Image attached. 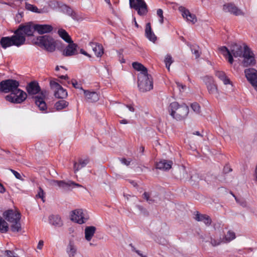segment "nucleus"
Listing matches in <instances>:
<instances>
[{"instance_id": "f257e3e1", "label": "nucleus", "mask_w": 257, "mask_h": 257, "mask_svg": "<svg viewBox=\"0 0 257 257\" xmlns=\"http://www.w3.org/2000/svg\"><path fill=\"white\" fill-rule=\"evenodd\" d=\"M170 115L176 120H182L186 117L189 113V108L185 104L180 105L177 102L171 103L168 107Z\"/></svg>"}, {"instance_id": "f03ea898", "label": "nucleus", "mask_w": 257, "mask_h": 257, "mask_svg": "<svg viewBox=\"0 0 257 257\" xmlns=\"http://www.w3.org/2000/svg\"><path fill=\"white\" fill-rule=\"evenodd\" d=\"M3 215L5 219L11 223V229L13 232H19L21 230V214L19 212L9 210L4 212Z\"/></svg>"}, {"instance_id": "7ed1b4c3", "label": "nucleus", "mask_w": 257, "mask_h": 257, "mask_svg": "<svg viewBox=\"0 0 257 257\" xmlns=\"http://www.w3.org/2000/svg\"><path fill=\"white\" fill-rule=\"evenodd\" d=\"M35 44L49 52H53L56 49V41L49 35L40 36L37 38Z\"/></svg>"}, {"instance_id": "20e7f679", "label": "nucleus", "mask_w": 257, "mask_h": 257, "mask_svg": "<svg viewBox=\"0 0 257 257\" xmlns=\"http://www.w3.org/2000/svg\"><path fill=\"white\" fill-rule=\"evenodd\" d=\"M138 85L140 90L143 92L152 89L153 82L151 75L148 73L146 74H139Z\"/></svg>"}, {"instance_id": "39448f33", "label": "nucleus", "mask_w": 257, "mask_h": 257, "mask_svg": "<svg viewBox=\"0 0 257 257\" xmlns=\"http://www.w3.org/2000/svg\"><path fill=\"white\" fill-rule=\"evenodd\" d=\"M27 97V94L23 90L16 89L12 93L5 97L7 101L15 104H20L24 102Z\"/></svg>"}, {"instance_id": "423d86ee", "label": "nucleus", "mask_w": 257, "mask_h": 257, "mask_svg": "<svg viewBox=\"0 0 257 257\" xmlns=\"http://www.w3.org/2000/svg\"><path fill=\"white\" fill-rule=\"evenodd\" d=\"M20 85L18 81L9 79L3 80L0 82V91L7 93H12Z\"/></svg>"}, {"instance_id": "0eeeda50", "label": "nucleus", "mask_w": 257, "mask_h": 257, "mask_svg": "<svg viewBox=\"0 0 257 257\" xmlns=\"http://www.w3.org/2000/svg\"><path fill=\"white\" fill-rule=\"evenodd\" d=\"M130 7L137 11L140 16H144L148 13L147 5L144 0H129Z\"/></svg>"}, {"instance_id": "6e6552de", "label": "nucleus", "mask_w": 257, "mask_h": 257, "mask_svg": "<svg viewBox=\"0 0 257 257\" xmlns=\"http://www.w3.org/2000/svg\"><path fill=\"white\" fill-rule=\"evenodd\" d=\"M242 57H243V60L242 63L243 67H246L249 66H254L256 64V60L253 52L246 45H245L243 47Z\"/></svg>"}, {"instance_id": "1a4fd4ad", "label": "nucleus", "mask_w": 257, "mask_h": 257, "mask_svg": "<svg viewBox=\"0 0 257 257\" xmlns=\"http://www.w3.org/2000/svg\"><path fill=\"white\" fill-rule=\"evenodd\" d=\"M244 73L247 80L257 91V70L252 68H247L244 70Z\"/></svg>"}, {"instance_id": "9d476101", "label": "nucleus", "mask_w": 257, "mask_h": 257, "mask_svg": "<svg viewBox=\"0 0 257 257\" xmlns=\"http://www.w3.org/2000/svg\"><path fill=\"white\" fill-rule=\"evenodd\" d=\"M51 88L54 91V96L57 98L63 99L67 96V92L58 83L51 80L50 82Z\"/></svg>"}, {"instance_id": "9b49d317", "label": "nucleus", "mask_w": 257, "mask_h": 257, "mask_svg": "<svg viewBox=\"0 0 257 257\" xmlns=\"http://www.w3.org/2000/svg\"><path fill=\"white\" fill-rule=\"evenodd\" d=\"M203 81L206 85L208 91L210 94L219 95V91L217 84L211 76H206L203 78Z\"/></svg>"}, {"instance_id": "f8f14e48", "label": "nucleus", "mask_w": 257, "mask_h": 257, "mask_svg": "<svg viewBox=\"0 0 257 257\" xmlns=\"http://www.w3.org/2000/svg\"><path fill=\"white\" fill-rule=\"evenodd\" d=\"M48 95V92L44 90L41 91L40 95L34 97L35 103L40 110H45L47 109V105L44 98Z\"/></svg>"}, {"instance_id": "ddd939ff", "label": "nucleus", "mask_w": 257, "mask_h": 257, "mask_svg": "<svg viewBox=\"0 0 257 257\" xmlns=\"http://www.w3.org/2000/svg\"><path fill=\"white\" fill-rule=\"evenodd\" d=\"M17 32H20L25 37L31 36L35 31V25H33L31 23L25 24L20 25L17 29Z\"/></svg>"}, {"instance_id": "4468645a", "label": "nucleus", "mask_w": 257, "mask_h": 257, "mask_svg": "<svg viewBox=\"0 0 257 257\" xmlns=\"http://www.w3.org/2000/svg\"><path fill=\"white\" fill-rule=\"evenodd\" d=\"M223 10L225 12L230 13L235 16H244V13L234 4L228 3L224 4L223 6Z\"/></svg>"}, {"instance_id": "2eb2a0df", "label": "nucleus", "mask_w": 257, "mask_h": 257, "mask_svg": "<svg viewBox=\"0 0 257 257\" xmlns=\"http://www.w3.org/2000/svg\"><path fill=\"white\" fill-rule=\"evenodd\" d=\"M71 219L79 224L84 223L87 218L84 217L82 209H76L72 211Z\"/></svg>"}, {"instance_id": "dca6fc26", "label": "nucleus", "mask_w": 257, "mask_h": 257, "mask_svg": "<svg viewBox=\"0 0 257 257\" xmlns=\"http://www.w3.org/2000/svg\"><path fill=\"white\" fill-rule=\"evenodd\" d=\"M68 43L69 44L63 50V55L65 56L68 57L77 54L78 52L77 48L78 47V45L74 43L73 41Z\"/></svg>"}, {"instance_id": "f3484780", "label": "nucleus", "mask_w": 257, "mask_h": 257, "mask_svg": "<svg viewBox=\"0 0 257 257\" xmlns=\"http://www.w3.org/2000/svg\"><path fill=\"white\" fill-rule=\"evenodd\" d=\"M13 45L19 47L25 44L26 37L20 32H17V30L14 32V35L11 36Z\"/></svg>"}, {"instance_id": "a211bd4d", "label": "nucleus", "mask_w": 257, "mask_h": 257, "mask_svg": "<svg viewBox=\"0 0 257 257\" xmlns=\"http://www.w3.org/2000/svg\"><path fill=\"white\" fill-rule=\"evenodd\" d=\"M51 184L53 186H58L59 187L64 189H68L71 185H73L77 187H82L81 185L71 181L65 182L64 181L53 180L51 181Z\"/></svg>"}, {"instance_id": "6ab92c4d", "label": "nucleus", "mask_w": 257, "mask_h": 257, "mask_svg": "<svg viewBox=\"0 0 257 257\" xmlns=\"http://www.w3.org/2000/svg\"><path fill=\"white\" fill-rule=\"evenodd\" d=\"M179 10L182 13L184 18H186L187 21L195 24L197 22V18L195 15L191 14L189 11L184 7H180Z\"/></svg>"}, {"instance_id": "aec40b11", "label": "nucleus", "mask_w": 257, "mask_h": 257, "mask_svg": "<svg viewBox=\"0 0 257 257\" xmlns=\"http://www.w3.org/2000/svg\"><path fill=\"white\" fill-rule=\"evenodd\" d=\"M26 90L29 95H35L41 91V88L37 82L32 81L27 85Z\"/></svg>"}, {"instance_id": "412c9836", "label": "nucleus", "mask_w": 257, "mask_h": 257, "mask_svg": "<svg viewBox=\"0 0 257 257\" xmlns=\"http://www.w3.org/2000/svg\"><path fill=\"white\" fill-rule=\"evenodd\" d=\"M66 251L69 257H75L77 253V248L73 240H70L69 241L66 247Z\"/></svg>"}, {"instance_id": "4be33fe9", "label": "nucleus", "mask_w": 257, "mask_h": 257, "mask_svg": "<svg viewBox=\"0 0 257 257\" xmlns=\"http://www.w3.org/2000/svg\"><path fill=\"white\" fill-rule=\"evenodd\" d=\"M230 52L232 56L235 57H242L243 54V49L241 45L234 44L231 46Z\"/></svg>"}, {"instance_id": "5701e85b", "label": "nucleus", "mask_w": 257, "mask_h": 257, "mask_svg": "<svg viewBox=\"0 0 257 257\" xmlns=\"http://www.w3.org/2000/svg\"><path fill=\"white\" fill-rule=\"evenodd\" d=\"M172 164L173 162L171 161L162 160L157 163L156 166L157 169L167 171L171 168Z\"/></svg>"}, {"instance_id": "b1692460", "label": "nucleus", "mask_w": 257, "mask_h": 257, "mask_svg": "<svg viewBox=\"0 0 257 257\" xmlns=\"http://www.w3.org/2000/svg\"><path fill=\"white\" fill-rule=\"evenodd\" d=\"M89 45L91 47L95 55L97 57H101L103 54V47L101 44L96 43L90 42Z\"/></svg>"}, {"instance_id": "393cba45", "label": "nucleus", "mask_w": 257, "mask_h": 257, "mask_svg": "<svg viewBox=\"0 0 257 257\" xmlns=\"http://www.w3.org/2000/svg\"><path fill=\"white\" fill-rule=\"evenodd\" d=\"M83 91L86 98L89 102H93L97 101L99 100V96L96 92L85 90H83Z\"/></svg>"}, {"instance_id": "a878e982", "label": "nucleus", "mask_w": 257, "mask_h": 257, "mask_svg": "<svg viewBox=\"0 0 257 257\" xmlns=\"http://www.w3.org/2000/svg\"><path fill=\"white\" fill-rule=\"evenodd\" d=\"M194 218L197 221L203 222L207 226H209L212 222L211 219L208 215L200 214L198 212H197Z\"/></svg>"}, {"instance_id": "bb28decb", "label": "nucleus", "mask_w": 257, "mask_h": 257, "mask_svg": "<svg viewBox=\"0 0 257 257\" xmlns=\"http://www.w3.org/2000/svg\"><path fill=\"white\" fill-rule=\"evenodd\" d=\"M35 28L40 34L49 33L53 30L52 26L49 25H35Z\"/></svg>"}, {"instance_id": "cd10ccee", "label": "nucleus", "mask_w": 257, "mask_h": 257, "mask_svg": "<svg viewBox=\"0 0 257 257\" xmlns=\"http://www.w3.org/2000/svg\"><path fill=\"white\" fill-rule=\"evenodd\" d=\"M96 230V227L93 226H89L86 227L84 230V233L85 238L87 241H89L91 240L92 238L94 235Z\"/></svg>"}, {"instance_id": "c85d7f7f", "label": "nucleus", "mask_w": 257, "mask_h": 257, "mask_svg": "<svg viewBox=\"0 0 257 257\" xmlns=\"http://www.w3.org/2000/svg\"><path fill=\"white\" fill-rule=\"evenodd\" d=\"M25 9L28 11L38 14L46 13L48 12V11L46 8L39 9L36 6L30 4L28 3H25Z\"/></svg>"}, {"instance_id": "c756f323", "label": "nucleus", "mask_w": 257, "mask_h": 257, "mask_svg": "<svg viewBox=\"0 0 257 257\" xmlns=\"http://www.w3.org/2000/svg\"><path fill=\"white\" fill-rule=\"evenodd\" d=\"M145 35L146 37L151 41L154 42L157 37L152 30L151 24L148 23L146 24L145 29Z\"/></svg>"}, {"instance_id": "7c9ffc66", "label": "nucleus", "mask_w": 257, "mask_h": 257, "mask_svg": "<svg viewBox=\"0 0 257 257\" xmlns=\"http://www.w3.org/2000/svg\"><path fill=\"white\" fill-rule=\"evenodd\" d=\"M49 223L53 225L60 227L63 225L62 221L58 215H52L49 218Z\"/></svg>"}, {"instance_id": "2f4dec72", "label": "nucleus", "mask_w": 257, "mask_h": 257, "mask_svg": "<svg viewBox=\"0 0 257 257\" xmlns=\"http://www.w3.org/2000/svg\"><path fill=\"white\" fill-rule=\"evenodd\" d=\"M219 50L221 52L224 57H228V61L229 63L232 64L233 63V56L231 55L230 51H229L227 47L225 46L220 47L219 48Z\"/></svg>"}, {"instance_id": "473e14b6", "label": "nucleus", "mask_w": 257, "mask_h": 257, "mask_svg": "<svg viewBox=\"0 0 257 257\" xmlns=\"http://www.w3.org/2000/svg\"><path fill=\"white\" fill-rule=\"evenodd\" d=\"M0 44L4 49L14 45L11 37H2L0 40Z\"/></svg>"}, {"instance_id": "72a5a7b5", "label": "nucleus", "mask_w": 257, "mask_h": 257, "mask_svg": "<svg viewBox=\"0 0 257 257\" xmlns=\"http://www.w3.org/2000/svg\"><path fill=\"white\" fill-rule=\"evenodd\" d=\"M59 36L67 43L73 41L68 33L64 29H60L58 31Z\"/></svg>"}, {"instance_id": "f704fd0d", "label": "nucleus", "mask_w": 257, "mask_h": 257, "mask_svg": "<svg viewBox=\"0 0 257 257\" xmlns=\"http://www.w3.org/2000/svg\"><path fill=\"white\" fill-rule=\"evenodd\" d=\"M215 75L219 79L222 81L225 85L229 84L231 83L229 79L226 76L225 73L223 71H216Z\"/></svg>"}, {"instance_id": "c9c22d12", "label": "nucleus", "mask_w": 257, "mask_h": 257, "mask_svg": "<svg viewBox=\"0 0 257 257\" xmlns=\"http://www.w3.org/2000/svg\"><path fill=\"white\" fill-rule=\"evenodd\" d=\"M133 67L136 70L140 71L139 74H146L148 73V70L143 65L139 62H133L132 64Z\"/></svg>"}, {"instance_id": "e433bc0d", "label": "nucleus", "mask_w": 257, "mask_h": 257, "mask_svg": "<svg viewBox=\"0 0 257 257\" xmlns=\"http://www.w3.org/2000/svg\"><path fill=\"white\" fill-rule=\"evenodd\" d=\"M9 230L8 223L0 216V231L2 233H5Z\"/></svg>"}, {"instance_id": "4c0bfd02", "label": "nucleus", "mask_w": 257, "mask_h": 257, "mask_svg": "<svg viewBox=\"0 0 257 257\" xmlns=\"http://www.w3.org/2000/svg\"><path fill=\"white\" fill-rule=\"evenodd\" d=\"M235 237H236V236H235V233L231 230H229L227 231V233L225 234L223 240L224 241V242H230V241L234 239L235 238Z\"/></svg>"}, {"instance_id": "58836bf2", "label": "nucleus", "mask_w": 257, "mask_h": 257, "mask_svg": "<svg viewBox=\"0 0 257 257\" xmlns=\"http://www.w3.org/2000/svg\"><path fill=\"white\" fill-rule=\"evenodd\" d=\"M68 105V102L67 101L64 100H61L56 102L55 107L57 110H59L65 108Z\"/></svg>"}, {"instance_id": "ea45409f", "label": "nucleus", "mask_w": 257, "mask_h": 257, "mask_svg": "<svg viewBox=\"0 0 257 257\" xmlns=\"http://www.w3.org/2000/svg\"><path fill=\"white\" fill-rule=\"evenodd\" d=\"M190 48L192 53L195 55V58H198L201 54V52L199 51V47L197 45H190Z\"/></svg>"}, {"instance_id": "a19ab883", "label": "nucleus", "mask_w": 257, "mask_h": 257, "mask_svg": "<svg viewBox=\"0 0 257 257\" xmlns=\"http://www.w3.org/2000/svg\"><path fill=\"white\" fill-rule=\"evenodd\" d=\"M164 62L168 70L170 71V65L173 62L171 56L169 54H167L165 57Z\"/></svg>"}, {"instance_id": "79ce46f5", "label": "nucleus", "mask_w": 257, "mask_h": 257, "mask_svg": "<svg viewBox=\"0 0 257 257\" xmlns=\"http://www.w3.org/2000/svg\"><path fill=\"white\" fill-rule=\"evenodd\" d=\"M45 193L41 187H39L38 193L36 195V198H41L43 202H44Z\"/></svg>"}, {"instance_id": "37998d69", "label": "nucleus", "mask_w": 257, "mask_h": 257, "mask_svg": "<svg viewBox=\"0 0 257 257\" xmlns=\"http://www.w3.org/2000/svg\"><path fill=\"white\" fill-rule=\"evenodd\" d=\"M222 242H224V241L223 239H221V238H220L218 239H215L211 238L210 243H211V245L213 246H216L220 245Z\"/></svg>"}, {"instance_id": "c03bdc74", "label": "nucleus", "mask_w": 257, "mask_h": 257, "mask_svg": "<svg viewBox=\"0 0 257 257\" xmlns=\"http://www.w3.org/2000/svg\"><path fill=\"white\" fill-rule=\"evenodd\" d=\"M192 109L197 113H199L200 112V107L198 103L195 102L191 105Z\"/></svg>"}, {"instance_id": "a18cd8bd", "label": "nucleus", "mask_w": 257, "mask_h": 257, "mask_svg": "<svg viewBox=\"0 0 257 257\" xmlns=\"http://www.w3.org/2000/svg\"><path fill=\"white\" fill-rule=\"evenodd\" d=\"M235 197L236 201L240 204L242 207H246L247 205V203L246 201L243 198H237Z\"/></svg>"}, {"instance_id": "49530a36", "label": "nucleus", "mask_w": 257, "mask_h": 257, "mask_svg": "<svg viewBox=\"0 0 257 257\" xmlns=\"http://www.w3.org/2000/svg\"><path fill=\"white\" fill-rule=\"evenodd\" d=\"M71 83L72 84V85L73 86V87L76 89H81V90H83L82 87L80 86V84H79L77 81L75 79H72L71 81Z\"/></svg>"}, {"instance_id": "de8ad7c7", "label": "nucleus", "mask_w": 257, "mask_h": 257, "mask_svg": "<svg viewBox=\"0 0 257 257\" xmlns=\"http://www.w3.org/2000/svg\"><path fill=\"white\" fill-rule=\"evenodd\" d=\"M143 198L145 199L149 203H153L154 202V200L150 198V195L148 193L145 192L143 194Z\"/></svg>"}, {"instance_id": "09e8293b", "label": "nucleus", "mask_w": 257, "mask_h": 257, "mask_svg": "<svg viewBox=\"0 0 257 257\" xmlns=\"http://www.w3.org/2000/svg\"><path fill=\"white\" fill-rule=\"evenodd\" d=\"M89 162L88 159H85L84 160H80L79 163L80 165L81 168L84 167Z\"/></svg>"}, {"instance_id": "8fccbe9b", "label": "nucleus", "mask_w": 257, "mask_h": 257, "mask_svg": "<svg viewBox=\"0 0 257 257\" xmlns=\"http://www.w3.org/2000/svg\"><path fill=\"white\" fill-rule=\"evenodd\" d=\"M5 252L8 257H19L18 255L15 254L13 251L7 250L5 251Z\"/></svg>"}, {"instance_id": "3c124183", "label": "nucleus", "mask_w": 257, "mask_h": 257, "mask_svg": "<svg viewBox=\"0 0 257 257\" xmlns=\"http://www.w3.org/2000/svg\"><path fill=\"white\" fill-rule=\"evenodd\" d=\"M179 170L180 172L182 171L183 173V176H182L183 179H187L189 178L187 174L186 173H185L186 171H185V168L183 166V167L180 168Z\"/></svg>"}, {"instance_id": "603ef678", "label": "nucleus", "mask_w": 257, "mask_h": 257, "mask_svg": "<svg viewBox=\"0 0 257 257\" xmlns=\"http://www.w3.org/2000/svg\"><path fill=\"white\" fill-rule=\"evenodd\" d=\"M10 171L14 175V176H15V177L16 178L20 179V180H22L21 175H20V174L19 173H18V172H17L13 169H10Z\"/></svg>"}, {"instance_id": "864d4df0", "label": "nucleus", "mask_w": 257, "mask_h": 257, "mask_svg": "<svg viewBox=\"0 0 257 257\" xmlns=\"http://www.w3.org/2000/svg\"><path fill=\"white\" fill-rule=\"evenodd\" d=\"M80 164H77L76 163H75L74 164V172L76 173L77 171H78L81 168V166L80 167Z\"/></svg>"}, {"instance_id": "5fc2aeb1", "label": "nucleus", "mask_w": 257, "mask_h": 257, "mask_svg": "<svg viewBox=\"0 0 257 257\" xmlns=\"http://www.w3.org/2000/svg\"><path fill=\"white\" fill-rule=\"evenodd\" d=\"M157 14L159 18H160L161 17H163V10L161 9H158L157 11Z\"/></svg>"}, {"instance_id": "6e6d98bb", "label": "nucleus", "mask_w": 257, "mask_h": 257, "mask_svg": "<svg viewBox=\"0 0 257 257\" xmlns=\"http://www.w3.org/2000/svg\"><path fill=\"white\" fill-rule=\"evenodd\" d=\"M6 191V189L4 185L0 183V193L3 194Z\"/></svg>"}, {"instance_id": "4d7b16f0", "label": "nucleus", "mask_w": 257, "mask_h": 257, "mask_svg": "<svg viewBox=\"0 0 257 257\" xmlns=\"http://www.w3.org/2000/svg\"><path fill=\"white\" fill-rule=\"evenodd\" d=\"M120 160L122 164L128 166L130 165V162L128 161L124 158L121 159Z\"/></svg>"}, {"instance_id": "13d9d810", "label": "nucleus", "mask_w": 257, "mask_h": 257, "mask_svg": "<svg viewBox=\"0 0 257 257\" xmlns=\"http://www.w3.org/2000/svg\"><path fill=\"white\" fill-rule=\"evenodd\" d=\"M44 244V242L43 240H40L38 244L37 245V248L39 249H41Z\"/></svg>"}, {"instance_id": "bf43d9fd", "label": "nucleus", "mask_w": 257, "mask_h": 257, "mask_svg": "<svg viewBox=\"0 0 257 257\" xmlns=\"http://www.w3.org/2000/svg\"><path fill=\"white\" fill-rule=\"evenodd\" d=\"M80 53L83 55H84L85 56H86L89 58L91 57V56L88 54L87 53L86 51H85L83 49H81L80 50Z\"/></svg>"}, {"instance_id": "052dcab7", "label": "nucleus", "mask_w": 257, "mask_h": 257, "mask_svg": "<svg viewBox=\"0 0 257 257\" xmlns=\"http://www.w3.org/2000/svg\"><path fill=\"white\" fill-rule=\"evenodd\" d=\"M23 16H22V13H19L18 14H17L16 15V19L17 20V21L19 22H20V20L22 18Z\"/></svg>"}, {"instance_id": "680f3d73", "label": "nucleus", "mask_w": 257, "mask_h": 257, "mask_svg": "<svg viewBox=\"0 0 257 257\" xmlns=\"http://www.w3.org/2000/svg\"><path fill=\"white\" fill-rule=\"evenodd\" d=\"M176 84H177V86L178 87H181V88L182 89H184L186 87L185 85H183L182 84H181V83H180L179 82H176Z\"/></svg>"}, {"instance_id": "e2e57ef3", "label": "nucleus", "mask_w": 257, "mask_h": 257, "mask_svg": "<svg viewBox=\"0 0 257 257\" xmlns=\"http://www.w3.org/2000/svg\"><path fill=\"white\" fill-rule=\"evenodd\" d=\"M126 106L128 108L130 111H131L132 112H134V111L135 109H134V108L133 106H132L131 105H126Z\"/></svg>"}, {"instance_id": "0e129e2a", "label": "nucleus", "mask_w": 257, "mask_h": 257, "mask_svg": "<svg viewBox=\"0 0 257 257\" xmlns=\"http://www.w3.org/2000/svg\"><path fill=\"white\" fill-rule=\"evenodd\" d=\"M136 252L141 257H147L146 255H144L142 253H141L139 250H136Z\"/></svg>"}, {"instance_id": "69168bd1", "label": "nucleus", "mask_w": 257, "mask_h": 257, "mask_svg": "<svg viewBox=\"0 0 257 257\" xmlns=\"http://www.w3.org/2000/svg\"><path fill=\"white\" fill-rule=\"evenodd\" d=\"M119 122L121 124H126L128 122L126 119H122L120 120Z\"/></svg>"}, {"instance_id": "338daca9", "label": "nucleus", "mask_w": 257, "mask_h": 257, "mask_svg": "<svg viewBox=\"0 0 257 257\" xmlns=\"http://www.w3.org/2000/svg\"><path fill=\"white\" fill-rule=\"evenodd\" d=\"M60 78L61 79H68V76L67 75H62V76H60Z\"/></svg>"}, {"instance_id": "774afa93", "label": "nucleus", "mask_w": 257, "mask_h": 257, "mask_svg": "<svg viewBox=\"0 0 257 257\" xmlns=\"http://www.w3.org/2000/svg\"><path fill=\"white\" fill-rule=\"evenodd\" d=\"M193 135H197V136H201V137H202V135L200 134V133H199V132H198V131H196V132H194V133H193Z\"/></svg>"}]
</instances>
